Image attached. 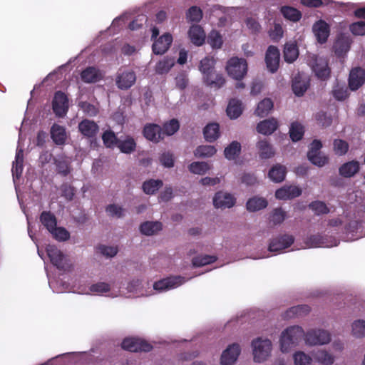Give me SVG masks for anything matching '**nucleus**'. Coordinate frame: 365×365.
Wrapping results in <instances>:
<instances>
[{
    "label": "nucleus",
    "instance_id": "nucleus-11",
    "mask_svg": "<svg viewBox=\"0 0 365 365\" xmlns=\"http://www.w3.org/2000/svg\"><path fill=\"white\" fill-rule=\"evenodd\" d=\"M143 136L153 143H158L163 140L162 127L155 123H147L143 130Z\"/></svg>",
    "mask_w": 365,
    "mask_h": 365
},
{
    "label": "nucleus",
    "instance_id": "nucleus-41",
    "mask_svg": "<svg viewBox=\"0 0 365 365\" xmlns=\"http://www.w3.org/2000/svg\"><path fill=\"white\" fill-rule=\"evenodd\" d=\"M314 359L324 365H331L334 363V357L325 350H317L313 351Z\"/></svg>",
    "mask_w": 365,
    "mask_h": 365
},
{
    "label": "nucleus",
    "instance_id": "nucleus-56",
    "mask_svg": "<svg viewBox=\"0 0 365 365\" xmlns=\"http://www.w3.org/2000/svg\"><path fill=\"white\" fill-rule=\"evenodd\" d=\"M309 207L312 209L317 215L322 214H328L329 212V208L322 201H314L309 205Z\"/></svg>",
    "mask_w": 365,
    "mask_h": 365
},
{
    "label": "nucleus",
    "instance_id": "nucleus-62",
    "mask_svg": "<svg viewBox=\"0 0 365 365\" xmlns=\"http://www.w3.org/2000/svg\"><path fill=\"white\" fill-rule=\"evenodd\" d=\"M295 365H311L312 358L302 351H298L294 355Z\"/></svg>",
    "mask_w": 365,
    "mask_h": 365
},
{
    "label": "nucleus",
    "instance_id": "nucleus-59",
    "mask_svg": "<svg viewBox=\"0 0 365 365\" xmlns=\"http://www.w3.org/2000/svg\"><path fill=\"white\" fill-rule=\"evenodd\" d=\"M173 66V62L169 59L159 61L155 67V71L158 74H164L169 72Z\"/></svg>",
    "mask_w": 365,
    "mask_h": 365
},
{
    "label": "nucleus",
    "instance_id": "nucleus-33",
    "mask_svg": "<svg viewBox=\"0 0 365 365\" xmlns=\"http://www.w3.org/2000/svg\"><path fill=\"white\" fill-rule=\"evenodd\" d=\"M227 115L232 119L237 118L242 113V102L237 99H231L227 107Z\"/></svg>",
    "mask_w": 365,
    "mask_h": 365
},
{
    "label": "nucleus",
    "instance_id": "nucleus-19",
    "mask_svg": "<svg viewBox=\"0 0 365 365\" xmlns=\"http://www.w3.org/2000/svg\"><path fill=\"white\" fill-rule=\"evenodd\" d=\"M78 130L83 136L93 138L98 133L99 127L93 120L83 119L78 124Z\"/></svg>",
    "mask_w": 365,
    "mask_h": 365
},
{
    "label": "nucleus",
    "instance_id": "nucleus-44",
    "mask_svg": "<svg viewBox=\"0 0 365 365\" xmlns=\"http://www.w3.org/2000/svg\"><path fill=\"white\" fill-rule=\"evenodd\" d=\"M308 83L302 80L301 77H295L292 81V91L297 96H302L308 88Z\"/></svg>",
    "mask_w": 365,
    "mask_h": 365
},
{
    "label": "nucleus",
    "instance_id": "nucleus-7",
    "mask_svg": "<svg viewBox=\"0 0 365 365\" xmlns=\"http://www.w3.org/2000/svg\"><path fill=\"white\" fill-rule=\"evenodd\" d=\"M306 342L310 345L325 344L330 341L328 331L323 329H312L305 334Z\"/></svg>",
    "mask_w": 365,
    "mask_h": 365
},
{
    "label": "nucleus",
    "instance_id": "nucleus-10",
    "mask_svg": "<svg viewBox=\"0 0 365 365\" xmlns=\"http://www.w3.org/2000/svg\"><path fill=\"white\" fill-rule=\"evenodd\" d=\"M279 50L275 46H269L265 53V63L267 69L271 73H275L279 66Z\"/></svg>",
    "mask_w": 365,
    "mask_h": 365
},
{
    "label": "nucleus",
    "instance_id": "nucleus-35",
    "mask_svg": "<svg viewBox=\"0 0 365 365\" xmlns=\"http://www.w3.org/2000/svg\"><path fill=\"white\" fill-rule=\"evenodd\" d=\"M163 185V180L150 179L143 182L142 189L145 194L151 195H154Z\"/></svg>",
    "mask_w": 365,
    "mask_h": 365
},
{
    "label": "nucleus",
    "instance_id": "nucleus-51",
    "mask_svg": "<svg viewBox=\"0 0 365 365\" xmlns=\"http://www.w3.org/2000/svg\"><path fill=\"white\" fill-rule=\"evenodd\" d=\"M202 11L197 6H191L186 12V18L190 22H200L202 19Z\"/></svg>",
    "mask_w": 365,
    "mask_h": 365
},
{
    "label": "nucleus",
    "instance_id": "nucleus-12",
    "mask_svg": "<svg viewBox=\"0 0 365 365\" xmlns=\"http://www.w3.org/2000/svg\"><path fill=\"white\" fill-rule=\"evenodd\" d=\"M184 282V277L180 276L167 277L155 282L153 288L159 292L166 291L178 287Z\"/></svg>",
    "mask_w": 365,
    "mask_h": 365
},
{
    "label": "nucleus",
    "instance_id": "nucleus-8",
    "mask_svg": "<svg viewBox=\"0 0 365 365\" xmlns=\"http://www.w3.org/2000/svg\"><path fill=\"white\" fill-rule=\"evenodd\" d=\"M294 242V237L291 235H282L271 240L268 250L272 252L282 251L289 247Z\"/></svg>",
    "mask_w": 365,
    "mask_h": 365
},
{
    "label": "nucleus",
    "instance_id": "nucleus-42",
    "mask_svg": "<svg viewBox=\"0 0 365 365\" xmlns=\"http://www.w3.org/2000/svg\"><path fill=\"white\" fill-rule=\"evenodd\" d=\"M215 60L213 58L210 57H205L200 61L199 68L202 73L203 77L215 72Z\"/></svg>",
    "mask_w": 365,
    "mask_h": 365
},
{
    "label": "nucleus",
    "instance_id": "nucleus-28",
    "mask_svg": "<svg viewBox=\"0 0 365 365\" xmlns=\"http://www.w3.org/2000/svg\"><path fill=\"white\" fill-rule=\"evenodd\" d=\"M310 312V307L307 304L294 306L288 309L283 315L284 319H288L294 317H302Z\"/></svg>",
    "mask_w": 365,
    "mask_h": 365
},
{
    "label": "nucleus",
    "instance_id": "nucleus-20",
    "mask_svg": "<svg viewBox=\"0 0 365 365\" xmlns=\"http://www.w3.org/2000/svg\"><path fill=\"white\" fill-rule=\"evenodd\" d=\"M188 36L191 42L197 46H202L205 40V34L200 25H192L188 31Z\"/></svg>",
    "mask_w": 365,
    "mask_h": 365
},
{
    "label": "nucleus",
    "instance_id": "nucleus-47",
    "mask_svg": "<svg viewBox=\"0 0 365 365\" xmlns=\"http://www.w3.org/2000/svg\"><path fill=\"white\" fill-rule=\"evenodd\" d=\"M188 169L193 174L202 175L210 169V166L206 162H193L188 166Z\"/></svg>",
    "mask_w": 365,
    "mask_h": 365
},
{
    "label": "nucleus",
    "instance_id": "nucleus-27",
    "mask_svg": "<svg viewBox=\"0 0 365 365\" xmlns=\"http://www.w3.org/2000/svg\"><path fill=\"white\" fill-rule=\"evenodd\" d=\"M287 168L280 164L273 165L269 171V178L274 182H281L285 179Z\"/></svg>",
    "mask_w": 365,
    "mask_h": 365
},
{
    "label": "nucleus",
    "instance_id": "nucleus-25",
    "mask_svg": "<svg viewBox=\"0 0 365 365\" xmlns=\"http://www.w3.org/2000/svg\"><path fill=\"white\" fill-rule=\"evenodd\" d=\"M205 84L211 88L219 89L225 83V79L222 73L216 71L203 77Z\"/></svg>",
    "mask_w": 365,
    "mask_h": 365
},
{
    "label": "nucleus",
    "instance_id": "nucleus-22",
    "mask_svg": "<svg viewBox=\"0 0 365 365\" xmlns=\"http://www.w3.org/2000/svg\"><path fill=\"white\" fill-rule=\"evenodd\" d=\"M51 137L56 145H64L67 138L65 128L54 123L51 128Z\"/></svg>",
    "mask_w": 365,
    "mask_h": 365
},
{
    "label": "nucleus",
    "instance_id": "nucleus-30",
    "mask_svg": "<svg viewBox=\"0 0 365 365\" xmlns=\"http://www.w3.org/2000/svg\"><path fill=\"white\" fill-rule=\"evenodd\" d=\"M205 140L208 142H214L220 136V125L217 123L207 124L203 130Z\"/></svg>",
    "mask_w": 365,
    "mask_h": 365
},
{
    "label": "nucleus",
    "instance_id": "nucleus-53",
    "mask_svg": "<svg viewBox=\"0 0 365 365\" xmlns=\"http://www.w3.org/2000/svg\"><path fill=\"white\" fill-rule=\"evenodd\" d=\"M180 128V123L177 119H171L170 121L163 124L162 128L163 132V138L165 135H172L175 133Z\"/></svg>",
    "mask_w": 365,
    "mask_h": 365
},
{
    "label": "nucleus",
    "instance_id": "nucleus-38",
    "mask_svg": "<svg viewBox=\"0 0 365 365\" xmlns=\"http://www.w3.org/2000/svg\"><path fill=\"white\" fill-rule=\"evenodd\" d=\"M274 103L270 98L262 100L257 106L255 114L261 118L267 116L272 110Z\"/></svg>",
    "mask_w": 365,
    "mask_h": 365
},
{
    "label": "nucleus",
    "instance_id": "nucleus-50",
    "mask_svg": "<svg viewBox=\"0 0 365 365\" xmlns=\"http://www.w3.org/2000/svg\"><path fill=\"white\" fill-rule=\"evenodd\" d=\"M24 151L22 149L16 150L15 161L13 162L12 173L13 175H21L23 171Z\"/></svg>",
    "mask_w": 365,
    "mask_h": 365
},
{
    "label": "nucleus",
    "instance_id": "nucleus-4",
    "mask_svg": "<svg viewBox=\"0 0 365 365\" xmlns=\"http://www.w3.org/2000/svg\"><path fill=\"white\" fill-rule=\"evenodd\" d=\"M46 252L52 264L58 269L67 271L70 269L71 264L67 262L65 255L53 245H48L46 247Z\"/></svg>",
    "mask_w": 365,
    "mask_h": 365
},
{
    "label": "nucleus",
    "instance_id": "nucleus-58",
    "mask_svg": "<svg viewBox=\"0 0 365 365\" xmlns=\"http://www.w3.org/2000/svg\"><path fill=\"white\" fill-rule=\"evenodd\" d=\"M53 237L58 241H66L69 239L70 233L64 227H57V226L51 232Z\"/></svg>",
    "mask_w": 365,
    "mask_h": 365
},
{
    "label": "nucleus",
    "instance_id": "nucleus-15",
    "mask_svg": "<svg viewBox=\"0 0 365 365\" xmlns=\"http://www.w3.org/2000/svg\"><path fill=\"white\" fill-rule=\"evenodd\" d=\"M240 354V347L237 344L230 345L222 354L221 365H233Z\"/></svg>",
    "mask_w": 365,
    "mask_h": 365
},
{
    "label": "nucleus",
    "instance_id": "nucleus-32",
    "mask_svg": "<svg viewBox=\"0 0 365 365\" xmlns=\"http://www.w3.org/2000/svg\"><path fill=\"white\" fill-rule=\"evenodd\" d=\"M40 222L49 232L57 225L56 216L50 211H43L40 215Z\"/></svg>",
    "mask_w": 365,
    "mask_h": 365
},
{
    "label": "nucleus",
    "instance_id": "nucleus-52",
    "mask_svg": "<svg viewBox=\"0 0 365 365\" xmlns=\"http://www.w3.org/2000/svg\"><path fill=\"white\" fill-rule=\"evenodd\" d=\"M216 151L212 145H200L195 149L194 154L197 158H207L215 155Z\"/></svg>",
    "mask_w": 365,
    "mask_h": 365
},
{
    "label": "nucleus",
    "instance_id": "nucleus-5",
    "mask_svg": "<svg viewBox=\"0 0 365 365\" xmlns=\"http://www.w3.org/2000/svg\"><path fill=\"white\" fill-rule=\"evenodd\" d=\"M123 349L131 352L144 351L148 352L152 350L153 346L144 339L135 337H128L121 343Z\"/></svg>",
    "mask_w": 365,
    "mask_h": 365
},
{
    "label": "nucleus",
    "instance_id": "nucleus-13",
    "mask_svg": "<svg viewBox=\"0 0 365 365\" xmlns=\"http://www.w3.org/2000/svg\"><path fill=\"white\" fill-rule=\"evenodd\" d=\"M235 202L232 195L222 191L217 192L213 197L214 206L222 210L233 207Z\"/></svg>",
    "mask_w": 365,
    "mask_h": 365
},
{
    "label": "nucleus",
    "instance_id": "nucleus-34",
    "mask_svg": "<svg viewBox=\"0 0 365 365\" xmlns=\"http://www.w3.org/2000/svg\"><path fill=\"white\" fill-rule=\"evenodd\" d=\"M350 46V39L346 36H341L336 39L334 44V52L337 56H341L349 50Z\"/></svg>",
    "mask_w": 365,
    "mask_h": 365
},
{
    "label": "nucleus",
    "instance_id": "nucleus-18",
    "mask_svg": "<svg viewBox=\"0 0 365 365\" xmlns=\"http://www.w3.org/2000/svg\"><path fill=\"white\" fill-rule=\"evenodd\" d=\"M316 38L320 43H324L327 41L330 33L329 25L324 20L317 21L312 28Z\"/></svg>",
    "mask_w": 365,
    "mask_h": 365
},
{
    "label": "nucleus",
    "instance_id": "nucleus-48",
    "mask_svg": "<svg viewBox=\"0 0 365 365\" xmlns=\"http://www.w3.org/2000/svg\"><path fill=\"white\" fill-rule=\"evenodd\" d=\"M103 144L106 148H113L117 146L119 138L115 135V133L110 130H106L102 135Z\"/></svg>",
    "mask_w": 365,
    "mask_h": 365
},
{
    "label": "nucleus",
    "instance_id": "nucleus-36",
    "mask_svg": "<svg viewBox=\"0 0 365 365\" xmlns=\"http://www.w3.org/2000/svg\"><path fill=\"white\" fill-rule=\"evenodd\" d=\"M267 205L268 202L265 198L253 197L247 200L246 207L250 212H256L265 208Z\"/></svg>",
    "mask_w": 365,
    "mask_h": 365
},
{
    "label": "nucleus",
    "instance_id": "nucleus-57",
    "mask_svg": "<svg viewBox=\"0 0 365 365\" xmlns=\"http://www.w3.org/2000/svg\"><path fill=\"white\" fill-rule=\"evenodd\" d=\"M334 150L338 155H345L349 150V144L344 140L335 139L334 140Z\"/></svg>",
    "mask_w": 365,
    "mask_h": 365
},
{
    "label": "nucleus",
    "instance_id": "nucleus-39",
    "mask_svg": "<svg viewBox=\"0 0 365 365\" xmlns=\"http://www.w3.org/2000/svg\"><path fill=\"white\" fill-rule=\"evenodd\" d=\"M280 11L285 19L293 22H297L302 18V13L298 9L289 6H282Z\"/></svg>",
    "mask_w": 365,
    "mask_h": 365
},
{
    "label": "nucleus",
    "instance_id": "nucleus-14",
    "mask_svg": "<svg viewBox=\"0 0 365 365\" xmlns=\"http://www.w3.org/2000/svg\"><path fill=\"white\" fill-rule=\"evenodd\" d=\"M365 83V70L356 67L351 70L349 76V87L351 91L358 90Z\"/></svg>",
    "mask_w": 365,
    "mask_h": 365
},
{
    "label": "nucleus",
    "instance_id": "nucleus-2",
    "mask_svg": "<svg viewBox=\"0 0 365 365\" xmlns=\"http://www.w3.org/2000/svg\"><path fill=\"white\" fill-rule=\"evenodd\" d=\"M226 70L230 77L240 81L247 72V61L243 58L232 57L228 60Z\"/></svg>",
    "mask_w": 365,
    "mask_h": 365
},
{
    "label": "nucleus",
    "instance_id": "nucleus-63",
    "mask_svg": "<svg viewBox=\"0 0 365 365\" xmlns=\"http://www.w3.org/2000/svg\"><path fill=\"white\" fill-rule=\"evenodd\" d=\"M286 212L281 208H276L273 210L270 220L274 225L281 224L285 219Z\"/></svg>",
    "mask_w": 365,
    "mask_h": 365
},
{
    "label": "nucleus",
    "instance_id": "nucleus-54",
    "mask_svg": "<svg viewBox=\"0 0 365 365\" xmlns=\"http://www.w3.org/2000/svg\"><path fill=\"white\" fill-rule=\"evenodd\" d=\"M207 43L213 48H220L222 47L223 41L220 32L212 30L207 36Z\"/></svg>",
    "mask_w": 365,
    "mask_h": 365
},
{
    "label": "nucleus",
    "instance_id": "nucleus-1",
    "mask_svg": "<svg viewBox=\"0 0 365 365\" xmlns=\"http://www.w3.org/2000/svg\"><path fill=\"white\" fill-rule=\"evenodd\" d=\"M304 336L301 327L292 326L282 332L280 337V349L282 352H289L296 346Z\"/></svg>",
    "mask_w": 365,
    "mask_h": 365
},
{
    "label": "nucleus",
    "instance_id": "nucleus-16",
    "mask_svg": "<svg viewBox=\"0 0 365 365\" xmlns=\"http://www.w3.org/2000/svg\"><path fill=\"white\" fill-rule=\"evenodd\" d=\"M173 42L171 34L166 33L155 40L153 44L152 49L155 54L162 55L170 48Z\"/></svg>",
    "mask_w": 365,
    "mask_h": 365
},
{
    "label": "nucleus",
    "instance_id": "nucleus-55",
    "mask_svg": "<svg viewBox=\"0 0 365 365\" xmlns=\"http://www.w3.org/2000/svg\"><path fill=\"white\" fill-rule=\"evenodd\" d=\"M216 260V256L205 255L203 256H197L194 257L192 262L194 267H199L213 263Z\"/></svg>",
    "mask_w": 365,
    "mask_h": 365
},
{
    "label": "nucleus",
    "instance_id": "nucleus-60",
    "mask_svg": "<svg viewBox=\"0 0 365 365\" xmlns=\"http://www.w3.org/2000/svg\"><path fill=\"white\" fill-rule=\"evenodd\" d=\"M352 332L356 337L365 336V321H355L352 324Z\"/></svg>",
    "mask_w": 365,
    "mask_h": 365
},
{
    "label": "nucleus",
    "instance_id": "nucleus-9",
    "mask_svg": "<svg viewBox=\"0 0 365 365\" xmlns=\"http://www.w3.org/2000/svg\"><path fill=\"white\" fill-rule=\"evenodd\" d=\"M136 81V75L133 71H123L118 72L115 78V84L120 90H128Z\"/></svg>",
    "mask_w": 365,
    "mask_h": 365
},
{
    "label": "nucleus",
    "instance_id": "nucleus-43",
    "mask_svg": "<svg viewBox=\"0 0 365 365\" xmlns=\"http://www.w3.org/2000/svg\"><path fill=\"white\" fill-rule=\"evenodd\" d=\"M304 133L303 125L298 122H293L289 128V136L292 141L297 142L300 140Z\"/></svg>",
    "mask_w": 365,
    "mask_h": 365
},
{
    "label": "nucleus",
    "instance_id": "nucleus-61",
    "mask_svg": "<svg viewBox=\"0 0 365 365\" xmlns=\"http://www.w3.org/2000/svg\"><path fill=\"white\" fill-rule=\"evenodd\" d=\"M175 80L176 87L180 90L185 89L189 83L187 75L185 71L178 73Z\"/></svg>",
    "mask_w": 365,
    "mask_h": 365
},
{
    "label": "nucleus",
    "instance_id": "nucleus-46",
    "mask_svg": "<svg viewBox=\"0 0 365 365\" xmlns=\"http://www.w3.org/2000/svg\"><path fill=\"white\" fill-rule=\"evenodd\" d=\"M241 151V145L237 141L232 142L224 150L225 156L228 160H234Z\"/></svg>",
    "mask_w": 365,
    "mask_h": 365
},
{
    "label": "nucleus",
    "instance_id": "nucleus-37",
    "mask_svg": "<svg viewBox=\"0 0 365 365\" xmlns=\"http://www.w3.org/2000/svg\"><path fill=\"white\" fill-rule=\"evenodd\" d=\"M257 148L259 150V155L262 159H269L274 155V151L267 140H259L257 143Z\"/></svg>",
    "mask_w": 365,
    "mask_h": 365
},
{
    "label": "nucleus",
    "instance_id": "nucleus-17",
    "mask_svg": "<svg viewBox=\"0 0 365 365\" xmlns=\"http://www.w3.org/2000/svg\"><path fill=\"white\" fill-rule=\"evenodd\" d=\"M302 195V190L295 185H285L277 189L275 197L279 200H291Z\"/></svg>",
    "mask_w": 365,
    "mask_h": 365
},
{
    "label": "nucleus",
    "instance_id": "nucleus-26",
    "mask_svg": "<svg viewBox=\"0 0 365 365\" xmlns=\"http://www.w3.org/2000/svg\"><path fill=\"white\" fill-rule=\"evenodd\" d=\"M117 147L121 153L131 154L135 150L137 143L132 136L126 135L123 140L119 139Z\"/></svg>",
    "mask_w": 365,
    "mask_h": 365
},
{
    "label": "nucleus",
    "instance_id": "nucleus-31",
    "mask_svg": "<svg viewBox=\"0 0 365 365\" xmlns=\"http://www.w3.org/2000/svg\"><path fill=\"white\" fill-rule=\"evenodd\" d=\"M284 61L289 63H293L299 56V50L295 43H287L284 48Z\"/></svg>",
    "mask_w": 365,
    "mask_h": 365
},
{
    "label": "nucleus",
    "instance_id": "nucleus-6",
    "mask_svg": "<svg viewBox=\"0 0 365 365\" xmlns=\"http://www.w3.org/2000/svg\"><path fill=\"white\" fill-rule=\"evenodd\" d=\"M52 108L56 116L63 117L66 115L68 110V99L63 92L55 93L52 101Z\"/></svg>",
    "mask_w": 365,
    "mask_h": 365
},
{
    "label": "nucleus",
    "instance_id": "nucleus-21",
    "mask_svg": "<svg viewBox=\"0 0 365 365\" xmlns=\"http://www.w3.org/2000/svg\"><path fill=\"white\" fill-rule=\"evenodd\" d=\"M81 78L84 83H91L99 81L102 78V75L97 68L88 66L82 71Z\"/></svg>",
    "mask_w": 365,
    "mask_h": 365
},
{
    "label": "nucleus",
    "instance_id": "nucleus-49",
    "mask_svg": "<svg viewBox=\"0 0 365 365\" xmlns=\"http://www.w3.org/2000/svg\"><path fill=\"white\" fill-rule=\"evenodd\" d=\"M305 243L309 247H324L326 245V238L319 233L312 235L306 239Z\"/></svg>",
    "mask_w": 365,
    "mask_h": 365
},
{
    "label": "nucleus",
    "instance_id": "nucleus-29",
    "mask_svg": "<svg viewBox=\"0 0 365 365\" xmlns=\"http://www.w3.org/2000/svg\"><path fill=\"white\" fill-rule=\"evenodd\" d=\"M359 163L356 160H352L343 164L339 168V174L344 178H351L359 170Z\"/></svg>",
    "mask_w": 365,
    "mask_h": 365
},
{
    "label": "nucleus",
    "instance_id": "nucleus-24",
    "mask_svg": "<svg viewBox=\"0 0 365 365\" xmlns=\"http://www.w3.org/2000/svg\"><path fill=\"white\" fill-rule=\"evenodd\" d=\"M278 128V122L274 118H269L259 122L257 125V131L263 135H271Z\"/></svg>",
    "mask_w": 365,
    "mask_h": 365
},
{
    "label": "nucleus",
    "instance_id": "nucleus-23",
    "mask_svg": "<svg viewBox=\"0 0 365 365\" xmlns=\"http://www.w3.org/2000/svg\"><path fill=\"white\" fill-rule=\"evenodd\" d=\"M313 71L318 78L322 81L328 79L331 73L327 61L322 58L316 60Z\"/></svg>",
    "mask_w": 365,
    "mask_h": 365
},
{
    "label": "nucleus",
    "instance_id": "nucleus-40",
    "mask_svg": "<svg viewBox=\"0 0 365 365\" xmlns=\"http://www.w3.org/2000/svg\"><path fill=\"white\" fill-rule=\"evenodd\" d=\"M162 230V224L160 222L147 221L140 226V232L145 235H153L156 232Z\"/></svg>",
    "mask_w": 365,
    "mask_h": 365
},
{
    "label": "nucleus",
    "instance_id": "nucleus-3",
    "mask_svg": "<svg viewBox=\"0 0 365 365\" xmlns=\"http://www.w3.org/2000/svg\"><path fill=\"white\" fill-rule=\"evenodd\" d=\"M253 347L254 360L256 362L265 361L269 356L272 349V342L269 339L262 340L260 338L254 340L252 343Z\"/></svg>",
    "mask_w": 365,
    "mask_h": 365
},
{
    "label": "nucleus",
    "instance_id": "nucleus-64",
    "mask_svg": "<svg viewBox=\"0 0 365 365\" xmlns=\"http://www.w3.org/2000/svg\"><path fill=\"white\" fill-rule=\"evenodd\" d=\"M349 30L355 36L365 35V21H360L352 23L349 26Z\"/></svg>",
    "mask_w": 365,
    "mask_h": 365
},
{
    "label": "nucleus",
    "instance_id": "nucleus-45",
    "mask_svg": "<svg viewBox=\"0 0 365 365\" xmlns=\"http://www.w3.org/2000/svg\"><path fill=\"white\" fill-rule=\"evenodd\" d=\"M58 173L62 176H67L71 173L70 162L66 158L54 159Z\"/></svg>",
    "mask_w": 365,
    "mask_h": 365
}]
</instances>
